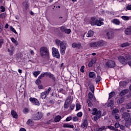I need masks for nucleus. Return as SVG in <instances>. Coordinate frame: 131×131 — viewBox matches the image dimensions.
I'll return each instance as SVG.
<instances>
[{
    "label": "nucleus",
    "mask_w": 131,
    "mask_h": 131,
    "mask_svg": "<svg viewBox=\"0 0 131 131\" xmlns=\"http://www.w3.org/2000/svg\"><path fill=\"white\" fill-rule=\"evenodd\" d=\"M69 107V103H67L66 102H64L63 108L65 109H68V107Z\"/></svg>",
    "instance_id": "nucleus-47"
},
{
    "label": "nucleus",
    "mask_w": 131,
    "mask_h": 131,
    "mask_svg": "<svg viewBox=\"0 0 131 131\" xmlns=\"http://www.w3.org/2000/svg\"><path fill=\"white\" fill-rule=\"evenodd\" d=\"M6 16H7V14L6 13H2L1 14H0V18L3 19V18H6Z\"/></svg>",
    "instance_id": "nucleus-51"
},
{
    "label": "nucleus",
    "mask_w": 131,
    "mask_h": 131,
    "mask_svg": "<svg viewBox=\"0 0 131 131\" xmlns=\"http://www.w3.org/2000/svg\"><path fill=\"white\" fill-rule=\"evenodd\" d=\"M75 107V105L74 104H72L70 106V110H73Z\"/></svg>",
    "instance_id": "nucleus-53"
},
{
    "label": "nucleus",
    "mask_w": 131,
    "mask_h": 131,
    "mask_svg": "<svg viewBox=\"0 0 131 131\" xmlns=\"http://www.w3.org/2000/svg\"><path fill=\"white\" fill-rule=\"evenodd\" d=\"M63 127H66V128H73V127H74V126H73V125H70L67 123H64L63 125Z\"/></svg>",
    "instance_id": "nucleus-25"
},
{
    "label": "nucleus",
    "mask_w": 131,
    "mask_h": 131,
    "mask_svg": "<svg viewBox=\"0 0 131 131\" xmlns=\"http://www.w3.org/2000/svg\"><path fill=\"white\" fill-rule=\"evenodd\" d=\"M119 84L120 86H124L126 85V82L124 81H120Z\"/></svg>",
    "instance_id": "nucleus-42"
},
{
    "label": "nucleus",
    "mask_w": 131,
    "mask_h": 131,
    "mask_svg": "<svg viewBox=\"0 0 131 131\" xmlns=\"http://www.w3.org/2000/svg\"><path fill=\"white\" fill-rule=\"evenodd\" d=\"M30 101L33 104V105H36V106H39V102L36 98L32 97L30 98Z\"/></svg>",
    "instance_id": "nucleus-12"
},
{
    "label": "nucleus",
    "mask_w": 131,
    "mask_h": 131,
    "mask_svg": "<svg viewBox=\"0 0 131 131\" xmlns=\"http://www.w3.org/2000/svg\"><path fill=\"white\" fill-rule=\"evenodd\" d=\"M118 113H119V111L116 108L112 112L113 115H116V114H118Z\"/></svg>",
    "instance_id": "nucleus-34"
},
{
    "label": "nucleus",
    "mask_w": 131,
    "mask_h": 131,
    "mask_svg": "<svg viewBox=\"0 0 131 131\" xmlns=\"http://www.w3.org/2000/svg\"><path fill=\"white\" fill-rule=\"evenodd\" d=\"M35 82H36V84H40L41 81H40L39 79H37V80H36Z\"/></svg>",
    "instance_id": "nucleus-64"
},
{
    "label": "nucleus",
    "mask_w": 131,
    "mask_h": 131,
    "mask_svg": "<svg viewBox=\"0 0 131 131\" xmlns=\"http://www.w3.org/2000/svg\"><path fill=\"white\" fill-rule=\"evenodd\" d=\"M71 101V96H69L67 99L66 100L65 103H67V104H69V103H70Z\"/></svg>",
    "instance_id": "nucleus-41"
},
{
    "label": "nucleus",
    "mask_w": 131,
    "mask_h": 131,
    "mask_svg": "<svg viewBox=\"0 0 131 131\" xmlns=\"http://www.w3.org/2000/svg\"><path fill=\"white\" fill-rule=\"evenodd\" d=\"M45 74L46 77H49V78H51V79L54 81L56 80V77H55V76H54V74L51 73V72H45Z\"/></svg>",
    "instance_id": "nucleus-10"
},
{
    "label": "nucleus",
    "mask_w": 131,
    "mask_h": 131,
    "mask_svg": "<svg viewBox=\"0 0 131 131\" xmlns=\"http://www.w3.org/2000/svg\"><path fill=\"white\" fill-rule=\"evenodd\" d=\"M121 18L124 21H127V20H129V17L127 16H122Z\"/></svg>",
    "instance_id": "nucleus-35"
},
{
    "label": "nucleus",
    "mask_w": 131,
    "mask_h": 131,
    "mask_svg": "<svg viewBox=\"0 0 131 131\" xmlns=\"http://www.w3.org/2000/svg\"><path fill=\"white\" fill-rule=\"evenodd\" d=\"M46 74H45V72L43 73L42 74H41L38 77V79H41L42 77H45V76Z\"/></svg>",
    "instance_id": "nucleus-52"
},
{
    "label": "nucleus",
    "mask_w": 131,
    "mask_h": 131,
    "mask_svg": "<svg viewBox=\"0 0 131 131\" xmlns=\"http://www.w3.org/2000/svg\"><path fill=\"white\" fill-rule=\"evenodd\" d=\"M100 80H102V78H101V76H97L95 79V81H96V83H99V82H100Z\"/></svg>",
    "instance_id": "nucleus-32"
},
{
    "label": "nucleus",
    "mask_w": 131,
    "mask_h": 131,
    "mask_svg": "<svg viewBox=\"0 0 131 131\" xmlns=\"http://www.w3.org/2000/svg\"><path fill=\"white\" fill-rule=\"evenodd\" d=\"M66 28L65 26H62L60 27V30L61 31V32H65L66 30Z\"/></svg>",
    "instance_id": "nucleus-44"
},
{
    "label": "nucleus",
    "mask_w": 131,
    "mask_h": 131,
    "mask_svg": "<svg viewBox=\"0 0 131 131\" xmlns=\"http://www.w3.org/2000/svg\"><path fill=\"white\" fill-rule=\"evenodd\" d=\"M52 56H53V57H55L57 59H59L60 58V53H59V50H58V49L55 47H53L52 48Z\"/></svg>",
    "instance_id": "nucleus-3"
},
{
    "label": "nucleus",
    "mask_w": 131,
    "mask_h": 131,
    "mask_svg": "<svg viewBox=\"0 0 131 131\" xmlns=\"http://www.w3.org/2000/svg\"><path fill=\"white\" fill-rule=\"evenodd\" d=\"M80 71L81 72H82V73H83V72H84V66H83L81 67L80 69Z\"/></svg>",
    "instance_id": "nucleus-59"
},
{
    "label": "nucleus",
    "mask_w": 131,
    "mask_h": 131,
    "mask_svg": "<svg viewBox=\"0 0 131 131\" xmlns=\"http://www.w3.org/2000/svg\"><path fill=\"white\" fill-rule=\"evenodd\" d=\"M117 104H121L123 103V98H121L117 99Z\"/></svg>",
    "instance_id": "nucleus-31"
},
{
    "label": "nucleus",
    "mask_w": 131,
    "mask_h": 131,
    "mask_svg": "<svg viewBox=\"0 0 131 131\" xmlns=\"http://www.w3.org/2000/svg\"><path fill=\"white\" fill-rule=\"evenodd\" d=\"M90 78H93V79L96 78V73L94 72H90L89 74Z\"/></svg>",
    "instance_id": "nucleus-20"
},
{
    "label": "nucleus",
    "mask_w": 131,
    "mask_h": 131,
    "mask_svg": "<svg viewBox=\"0 0 131 131\" xmlns=\"http://www.w3.org/2000/svg\"><path fill=\"white\" fill-rule=\"evenodd\" d=\"M40 54L42 57H46L48 59L50 58V51L46 47H42L40 48Z\"/></svg>",
    "instance_id": "nucleus-2"
},
{
    "label": "nucleus",
    "mask_w": 131,
    "mask_h": 131,
    "mask_svg": "<svg viewBox=\"0 0 131 131\" xmlns=\"http://www.w3.org/2000/svg\"><path fill=\"white\" fill-rule=\"evenodd\" d=\"M23 7L25 8V10H27L29 8V3L28 0H25L22 4Z\"/></svg>",
    "instance_id": "nucleus-14"
},
{
    "label": "nucleus",
    "mask_w": 131,
    "mask_h": 131,
    "mask_svg": "<svg viewBox=\"0 0 131 131\" xmlns=\"http://www.w3.org/2000/svg\"><path fill=\"white\" fill-rule=\"evenodd\" d=\"M11 115L12 117H13V118H15V119L18 118V114H17V112L14 110L11 111Z\"/></svg>",
    "instance_id": "nucleus-21"
},
{
    "label": "nucleus",
    "mask_w": 131,
    "mask_h": 131,
    "mask_svg": "<svg viewBox=\"0 0 131 131\" xmlns=\"http://www.w3.org/2000/svg\"><path fill=\"white\" fill-rule=\"evenodd\" d=\"M105 67H108L109 68H114L116 66L115 62L113 60H108L105 63Z\"/></svg>",
    "instance_id": "nucleus-5"
},
{
    "label": "nucleus",
    "mask_w": 131,
    "mask_h": 131,
    "mask_svg": "<svg viewBox=\"0 0 131 131\" xmlns=\"http://www.w3.org/2000/svg\"><path fill=\"white\" fill-rule=\"evenodd\" d=\"M128 46H129V43L128 42L123 43L121 45L122 48H125V47H128Z\"/></svg>",
    "instance_id": "nucleus-39"
},
{
    "label": "nucleus",
    "mask_w": 131,
    "mask_h": 131,
    "mask_svg": "<svg viewBox=\"0 0 131 131\" xmlns=\"http://www.w3.org/2000/svg\"><path fill=\"white\" fill-rule=\"evenodd\" d=\"M27 124H28L29 125H32V124H33V121L31 119H29L27 122Z\"/></svg>",
    "instance_id": "nucleus-37"
},
{
    "label": "nucleus",
    "mask_w": 131,
    "mask_h": 131,
    "mask_svg": "<svg viewBox=\"0 0 131 131\" xmlns=\"http://www.w3.org/2000/svg\"><path fill=\"white\" fill-rule=\"evenodd\" d=\"M66 46H67V44H66L64 42H61L60 43V54L61 55H65V52L66 51Z\"/></svg>",
    "instance_id": "nucleus-6"
},
{
    "label": "nucleus",
    "mask_w": 131,
    "mask_h": 131,
    "mask_svg": "<svg viewBox=\"0 0 131 131\" xmlns=\"http://www.w3.org/2000/svg\"><path fill=\"white\" fill-rule=\"evenodd\" d=\"M127 93H128V90L127 89L123 90L121 92L120 95L121 96H122V95H126Z\"/></svg>",
    "instance_id": "nucleus-29"
},
{
    "label": "nucleus",
    "mask_w": 131,
    "mask_h": 131,
    "mask_svg": "<svg viewBox=\"0 0 131 131\" xmlns=\"http://www.w3.org/2000/svg\"><path fill=\"white\" fill-rule=\"evenodd\" d=\"M124 33L126 34V35H130V34H131V27L129 28L125 29Z\"/></svg>",
    "instance_id": "nucleus-22"
},
{
    "label": "nucleus",
    "mask_w": 131,
    "mask_h": 131,
    "mask_svg": "<svg viewBox=\"0 0 131 131\" xmlns=\"http://www.w3.org/2000/svg\"><path fill=\"white\" fill-rule=\"evenodd\" d=\"M118 60L123 65H126V64H127V60H126V59H125V58L123 56H119L118 57Z\"/></svg>",
    "instance_id": "nucleus-8"
},
{
    "label": "nucleus",
    "mask_w": 131,
    "mask_h": 131,
    "mask_svg": "<svg viewBox=\"0 0 131 131\" xmlns=\"http://www.w3.org/2000/svg\"><path fill=\"white\" fill-rule=\"evenodd\" d=\"M114 95H115V93L114 92H111V93H110L108 99H111V98H113V97H114Z\"/></svg>",
    "instance_id": "nucleus-45"
},
{
    "label": "nucleus",
    "mask_w": 131,
    "mask_h": 131,
    "mask_svg": "<svg viewBox=\"0 0 131 131\" xmlns=\"http://www.w3.org/2000/svg\"><path fill=\"white\" fill-rule=\"evenodd\" d=\"M72 48H77V49H80L81 47V43L74 42L72 45Z\"/></svg>",
    "instance_id": "nucleus-18"
},
{
    "label": "nucleus",
    "mask_w": 131,
    "mask_h": 131,
    "mask_svg": "<svg viewBox=\"0 0 131 131\" xmlns=\"http://www.w3.org/2000/svg\"><path fill=\"white\" fill-rule=\"evenodd\" d=\"M115 117L116 119H119V118H120V117L118 114L115 115Z\"/></svg>",
    "instance_id": "nucleus-61"
},
{
    "label": "nucleus",
    "mask_w": 131,
    "mask_h": 131,
    "mask_svg": "<svg viewBox=\"0 0 131 131\" xmlns=\"http://www.w3.org/2000/svg\"><path fill=\"white\" fill-rule=\"evenodd\" d=\"M102 116V112L101 111H99L97 115H95L93 119L95 121H97L99 118H100Z\"/></svg>",
    "instance_id": "nucleus-15"
},
{
    "label": "nucleus",
    "mask_w": 131,
    "mask_h": 131,
    "mask_svg": "<svg viewBox=\"0 0 131 131\" xmlns=\"http://www.w3.org/2000/svg\"><path fill=\"white\" fill-rule=\"evenodd\" d=\"M102 21H104V19L100 18L99 20H97L95 21L94 24H92V25H97V26H102L104 25V23Z\"/></svg>",
    "instance_id": "nucleus-9"
},
{
    "label": "nucleus",
    "mask_w": 131,
    "mask_h": 131,
    "mask_svg": "<svg viewBox=\"0 0 131 131\" xmlns=\"http://www.w3.org/2000/svg\"><path fill=\"white\" fill-rule=\"evenodd\" d=\"M94 35V32L92 30H90L86 34L87 37H92Z\"/></svg>",
    "instance_id": "nucleus-27"
},
{
    "label": "nucleus",
    "mask_w": 131,
    "mask_h": 131,
    "mask_svg": "<svg viewBox=\"0 0 131 131\" xmlns=\"http://www.w3.org/2000/svg\"><path fill=\"white\" fill-rule=\"evenodd\" d=\"M88 125H89V122L88 119H85L83 120V122L81 124V127L82 128H88Z\"/></svg>",
    "instance_id": "nucleus-13"
},
{
    "label": "nucleus",
    "mask_w": 131,
    "mask_h": 131,
    "mask_svg": "<svg viewBox=\"0 0 131 131\" xmlns=\"http://www.w3.org/2000/svg\"><path fill=\"white\" fill-rule=\"evenodd\" d=\"M23 112L25 114H27V113H28V112H29V109H28L27 108H25L24 109Z\"/></svg>",
    "instance_id": "nucleus-48"
},
{
    "label": "nucleus",
    "mask_w": 131,
    "mask_h": 131,
    "mask_svg": "<svg viewBox=\"0 0 131 131\" xmlns=\"http://www.w3.org/2000/svg\"><path fill=\"white\" fill-rule=\"evenodd\" d=\"M122 118L126 122H127V121H129V119H130V114L128 113H124L122 114Z\"/></svg>",
    "instance_id": "nucleus-7"
},
{
    "label": "nucleus",
    "mask_w": 131,
    "mask_h": 131,
    "mask_svg": "<svg viewBox=\"0 0 131 131\" xmlns=\"http://www.w3.org/2000/svg\"><path fill=\"white\" fill-rule=\"evenodd\" d=\"M106 36L108 39H110L111 38H113L114 34L112 31H110L106 33Z\"/></svg>",
    "instance_id": "nucleus-17"
},
{
    "label": "nucleus",
    "mask_w": 131,
    "mask_h": 131,
    "mask_svg": "<svg viewBox=\"0 0 131 131\" xmlns=\"http://www.w3.org/2000/svg\"><path fill=\"white\" fill-rule=\"evenodd\" d=\"M81 109V105H80V103H77L76 104V111H78Z\"/></svg>",
    "instance_id": "nucleus-28"
},
{
    "label": "nucleus",
    "mask_w": 131,
    "mask_h": 131,
    "mask_svg": "<svg viewBox=\"0 0 131 131\" xmlns=\"http://www.w3.org/2000/svg\"><path fill=\"white\" fill-rule=\"evenodd\" d=\"M52 91V88L51 87H49V89L46 90V91L42 92L40 94V97L42 100H45L46 98H47V96L49 95V94H50V92Z\"/></svg>",
    "instance_id": "nucleus-4"
},
{
    "label": "nucleus",
    "mask_w": 131,
    "mask_h": 131,
    "mask_svg": "<svg viewBox=\"0 0 131 131\" xmlns=\"http://www.w3.org/2000/svg\"><path fill=\"white\" fill-rule=\"evenodd\" d=\"M82 112H80L77 114V116L78 117H82Z\"/></svg>",
    "instance_id": "nucleus-54"
},
{
    "label": "nucleus",
    "mask_w": 131,
    "mask_h": 131,
    "mask_svg": "<svg viewBox=\"0 0 131 131\" xmlns=\"http://www.w3.org/2000/svg\"><path fill=\"white\" fill-rule=\"evenodd\" d=\"M91 112H92L91 113L92 115H97L98 113H99V111H98V110L95 108H92Z\"/></svg>",
    "instance_id": "nucleus-23"
},
{
    "label": "nucleus",
    "mask_w": 131,
    "mask_h": 131,
    "mask_svg": "<svg viewBox=\"0 0 131 131\" xmlns=\"http://www.w3.org/2000/svg\"><path fill=\"white\" fill-rule=\"evenodd\" d=\"M73 121L76 122L79 120V118L77 116H74L72 118Z\"/></svg>",
    "instance_id": "nucleus-40"
},
{
    "label": "nucleus",
    "mask_w": 131,
    "mask_h": 131,
    "mask_svg": "<svg viewBox=\"0 0 131 131\" xmlns=\"http://www.w3.org/2000/svg\"><path fill=\"white\" fill-rule=\"evenodd\" d=\"M91 48H99L100 47H105L107 46V42L100 40L96 42L91 43L90 45Z\"/></svg>",
    "instance_id": "nucleus-1"
},
{
    "label": "nucleus",
    "mask_w": 131,
    "mask_h": 131,
    "mask_svg": "<svg viewBox=\"0 0 131 131\" xmlns=\"http://www.w3.org/2000/svg\"><path fill=\"white\" fill-rule=\"evenodd\" d=\"M89 89L91 90V92L93 93H95V87L94 86V85L90 84L89 85Z\"/></svg>",
    "instance_id": "nucleus-30"
},
{
    "label": "nucleus",
    "mask_w": 131,
    "mask_h": 131,
    "mask_svg": "<svg viewBox=\"0 0 131 131\" xmlns=\"http://www.w3.org/2000/svg\"><path fill=\"white\" fill-rule=\"evenodd\" d=\"M114 104V101L111 100L107 104V107H113Z\"/></svg>",
    "instance_id": "nucleus-33"
},
{
    "label": "nucleus",
    "mask_w": 131,
    "mask_h": 131,
    "mask_svg": "<svg viewBox=\"0 0 131 131\" xmlns=\"http://www.w3.org/2000/svg\"><path fill=\"white\" fill-rule=\"evenodd\" d=\"M71 32V30L70 29H66V31H64V33L67 34H69Z\"/></svg>",
    "instance_id": "nucleus-49"
},
{
    "label": "nucleus",
    "mask_w": 131,
    "mask_h": 131,
    "mask_svg": "<svg viewBox=\"0 0 131 131\" xmlns=\"http://www.w3.org/2000/svg\"><path fill=\"white\" fill-rule=\"evenodd\" d=\"M72 119V117L71 116H69L66 119V121L68 122V121H70V120H71Z\"/></svg>",
    "instance_id": "nucleus-55"
},
{
    "label": "nucleus",
    "mask_w": 131,
    "mask_h": 131,
    "mask_svg": "<svg viewBox=\"0 0 131 131\" xmlns=\"http://www.w3.org/2000/svg\"><path fill=\"white\" fill-rule=\"evenodd\" d=\"M42 116H43V114L41 112H38L36 116L33 117V119L34 120H39L42 118Z\"/></svg>",
    "instance_id": "nucleus-11"
},
{
    "label": "nucleus",
    "mask_w": 131,
    "mask_h": 131,
    "mask_svg": "<svg viewBox=\"0 0 131 131\" xmlns=\"http://www.w3.org/2000/svg\"><path fill=\"white\" fill-rule=\"evenodd\" d=\"M126 109H131V102L128 103L126 106H125Z\"/></svg>",
    "instance_id": "nucleus-50"
},
{
    "label": "nucleus",
    "mask_w": 131,
    "mask_h": 131,
    "mask_svg": "<svg viewBox=\"0 0 131 131\" xmlns=\"http://www.w3.org/2000/svg\"><path fill=\"white\" fill-rule=\"evenodd\" d=\"M120 125L119 124V123H116L115 124V127L116 128H118V127H120Z\"/></svg>",
    "instance_id": "nucleus-58"
},
{
    "label": "nucleus",
    "mask_w": 131,
    "mask_h": 131,
    "mask_svg": "<svg viewBox=\"0 0 131 131\" xmlns=\"http://www.w3.org/2000/svg\"><path fill=\"white\" fill-rule=\"evenodd\" d=\"M91 62L95 64V63H96V62H97V58L96 57L93 58Z\"/></svg>",
    "instance_id": "nucleus-56"
},
{
    "label": "nucleus",
    "mask_w": 131,
    "mask_h": 131,
    "mask_svg": "<svg viewBox=\"0 0 131 131\" xmlns=\"http://www.w3.org/2000/svg\"><path fill=\"white\" fill-rule=\"evenodd\" d=\"M11 41L13 43H15V46H18V42L17 41V40H16L15 38L14 37L11 38Z\"/></svg>",
    "instance_id": "nucleus-36"
},
{
    "label": "nucleus",
    "mask_w": 131,
    "mask_h": 131,
    "mask_svg": "<svg viewBox=\"0 0 131 131\" xmlns=\"http://www.w3.org/2000/svg\"><path fill=\"white\" fill-rule=\"evenodd\" d=\"M8 52L10 55H13L14 52H15V47L14 46L10 47V48L8 49Z\"/></svg>",
    "instance_id": "nucleus-19"
},
{
    "label": "nucleus",
    "mask_w": 131,
    "mask_h": 131,
    "mask_svg": "<svg viewBox=\"0 0 131 131\" xmlns=\"http://www.w3.org/2000/svg\"><path fill=\"white\" fill-rule=\"evenodd\" d=\"M10 30L12 31V32H14L15 34H18V33L16 31V30L13 27H10Z\"/></svg>",
    "instance_id": "nucleus-46"
},
{
    "label": "nucleus",
    "mask_w": 131,
    "mask_h": 131,
    "mask_svg": "<svg viewBox=\"0 0 131 131\" xmlns=\"http://www.w3.org/2000/svg\"><path fill=\"white\" fill-rule=\"evenodd\" d=\"M62 117L60 115H58L54 118L55 122H59L61 120Z\"/></svg>",
    "instance_id": "nucleus-26"
},
{
    "label": "nucleus",
    "mask_w": 131,
    "mask_h": 131,
    "mask_svg": "<svg viewBox=\"0 0 131 131\" xmlns=\"http://www.w3.org/2000/svg\"><path fill=\"white\" fill-rule=\"evenodd\" d=\"M89 99L91 101H93L94 102L96 101V97L93 95V93L92 92H90L88 94Z\"/></svg>",
    "instance_id": "nucleus-16"
},
{
    "label": "nucleus",
    "mask_w": 131,
    "mask_h": 131,
    "mask_svg": "<svg viewBox=\"0 0 131 131\" xmlns=\"http://www.w3.org/2000/svg\"><path fill=\"white\" fill-rule=\"evenodd\" d=\"M4 44V39H0V49L2 48V46Z\"/></svg>",
    "instance_id": "nucleus-57"
},
{
    "label": "nucleus",
    "mask_w": 131,
    "mask_h": 131,
    "mask_svg": "<svg viewBox=\"0 0 131 131\" xmlns=\"http://www.w3.org/2000/svg\"><path fill=\"white\" fill-rule=\"evenodd\" d=\"M127 10H131V5H128L126 7V11H127Z\"/></svg>",
    "instance_id": "nucleus-60"
},
{
    "label": "nucleus",
    "mask_w": 131,
    "mask_h": 131,
    "mask_svg": "<svg viewBox=\"0 0 131 131\" xmlns=\"http://www.w3.org/2000/svg\"><path fill=\"white\" fill-rule=\"evenodd\" d=\"M112 22L114 23V24H115L116 25H119L120 24V21H119V19L115 18L112 20Z\"/></svg>",
    "instance_id": "nucleus-24"
},
{
    "label": "nucleus",
    "mask_w": 131,
    "mask_h": 131,
    "mask_svg": "<svg viewBox=\"0 0 131 131\" xmlns=\"http://www.w3.org/2000/svg\"><path fill=\"white\" fill-rule=\"evenodd\" d=\"M55 42L57 46H59H59H60L61 43H62V42H62V41H61V40H60L59 39H56L55 40Z\"/></svg>",
    "instance_id": "nucleus-43"
},
{
    "label": "nucleus",
    "mask_w": 131,
    "mask_h": 131,
    "mask_svg": "<svg viewBox=\"0 0 131 131\" xmlns=\"http://www.w3.org/2000/svg\"><path fill=\"white\" fill-rule=\"evenodd\" d=\"M1 12H5V11H6V8H5L4 6H1Z\"/></svg>",
    "instance_id": "nucleus-63"
},
{
    "label": "nucleus",
    "mask_w": 131,
    "mask_h": 131,
    "mask_svg": "<svg viewBox=\"0 0 131 131\" xmlns=\"http://www.w3.org/2000/svg\"><path fill=\"white\" fill-rule=\"evenodd\" d=\"M40 74V71H37L33 73V75L35 76V77H37V76Z\"/></svg>",
    "instance_id": "nucleus-38"
},
{
    "label": "nucleus",
    "mask_w": 131,
    "mask_h": 131,
    "mask_svg": "<svg viewBox=\"0 0 131 131\" xmlns=\"http://www.w3.org/2000/svg\"><path fill=\"white\" fill-rule=\"evenodd\" d=\"M105 129V126H101L99 129L98 131H102Z\"/></svg>",
    "instance_id": "nucleus-62"
}]
</instances>
